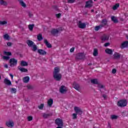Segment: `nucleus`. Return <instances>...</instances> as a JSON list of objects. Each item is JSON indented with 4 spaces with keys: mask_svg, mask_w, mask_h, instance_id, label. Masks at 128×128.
Segmentation results:
<instances>
[{
    "mask_svg": "<svg viewBox=\"0 0 128 128\" xmlns=\"http://www.w3.org/2000/svg\"><path fill=\"white\" fill-rule=\"evenodd\" d=\"M76 58L78 60H82L84 58V56L83 53H79L78 54Z\"/></svg>",
    "mask_w": 128,
    "mask_h": 128,
    "instance_id": "obj_20",
    "label": "nucleus"
},
{
    "mask_svg": "<svg viewBox=\"0 0 128 128\" xmlns=\"http://www.w3.org/2000/svg\"><path fill=\"white\" fill-rule=\"evenodd\" d=\"M92 0H89L86 2V4L85 5V8H92Z\"/></svg>",
    "mask_w": 128,
    "mask_h": 128,
    "instance_id": "obj_10",
    "label": "nucleus"
},
{
    "mask_svg": "<svg viewBox=\"0 0 128 128\" xmlns=\"http://www.w3.org/2000/svg\"><path fill=\"white\" fill-rule=\"evenodd\" d=\"M32 116H28V122H30L31 120H32Z\"/></svg>",
    "mask_w": 128,
    "mask_h": 128,
    "instance_id": "obj_45",
    "label": "nucleus"
},
{
    "mask_svg": "<svg viewBox=\"0 0 128 128\" xmlns=\"http://www.w3.org/2000/svg\"><path fill=\"white\" fill-rule=\"evenodd\" d=\"M20 66H28V64L26 61L22 60L20 62Z\"/></svg>",
    "mask_w": 128,
    "mask_h": 128,
    "instance_id": "obj_22",
    "label": "nucleus"
},
{
    "mask_svg": "<svg viewBox=\"0 0 128 128\" xmlns=\"http://www.w3.org/2000/svg\"><path fill=\"white\" fill-rule=\"evenodd\" d=\"M44 44H45L46 46L48 48H52V44H50V42H48V40H46V39L44 40Z\"/></svg>",
    "mask_w": 128,
    "mask_h": 128,
    "instance_id": "obj_19",
    "label": "nucleus"
},
{
    "mask_svg": "<svg viewBox=\"0 0 128 128\" xmlns=\"http://www.w3.org/2000/svg\"><path fill=\"white\" fill-rule=\"evenodd\" d=\"M18 68L19 70H20L22 72H28V69L25 68H20V66H18Z\"/></svg>",
    "mask_w": 128,
    "mask_h": 128,
    "instance_id": "obj_24",
    "label": "nucleus"
},
{
    "mask_svg": "<svg viewBox=\"0 0 128 128\" xmlns=\"http://www.w3.org/2000/svg\"><path fill=\"white\" fill-rule=\"evenodd\" d=\"M55 124L58 126H64V121H62V119L60 118H57L56 119Z\"/></svg>",
    "mask_w": 128,
    "mask_h": 128,
    "instance_id": "obj_4",
    "label": "nucleus"
},
{
    "mask_svg": "<svg viewBox=\"0 0 128 128\" xmlns=\"http://www.w3.org/2000/svg\"><path fill=\"white\" fill-rule=\"evenodd\" d=\"M108 128H112V126L110 123L108 124Z\"/></svg>",
    "mask_w": 128,
    "mask_h": 128,
    "instance_id": "obj_56",
    "label": "nucleus"
},
{
    "mask_svg": "<svg viewBox=\"0 0 128 128\" xmlns=\"http://www.w3.org/2000/svg\"><path fill=\"white\" fill-rule=\"evenodd\" d=\"M10 76L11 77L12 80V78H14V75H12V74H10Z\"/></svg>",
    "mask_w": 128,
    "mask_h": 128,
    "instance_id": "obj_55",
    "label": "nucleus"
},
{
    "mask_svg": "<svg viewBox=\"0 0 128 128\" xmlns=\"http://www.w3.org/2000/svg\"><path fill=\"white\" fill-rule=\"evenodd\" d=\"M102 98H104V100H107V98H108V96H106V94H102Z\"/></svg>",
    "mask_w": 128,
    "mask_h": 128,
    "instance_id": "obj_48",
    "label": "nucleus"
},
{
    "mask_svg": "<svg viewBox=\"0 0 128 128\" xmlns=\"http://www.w3.org/2000/svg\"><path fill=\"white\" fill-rule=\"evenodd\" d=\"M76 2V0H68V4H74Z\"/></svg>",
    "mask_w": 128,
    "mask_h": 128,
    "instance_id": "obj_43",
    "label": "nucleus"
},
{
    "mask_svg": "<svg viewBox=\"0 0 128 128\" xmlns=\"http://www.w3.org/2000/svg\"><path fill=\"white\" fill-rule=\"evenodd\" d=\"M56 128H62V126H58Z\"/></svg>",
    "mask_w": 128,
    "mask_h": 128,
    "instance_id": "obj_58",
    "label": "nucleus"
},
{
    "mask_svg": "<svg viewBox=\"0 0 128 128\" xmlns=\"http://www.w3.org/2000/svg\"><path fill=\"white\" fill-rule=\"evenodd\" d=\"M44 104H41L40 106H38L39 110H42L44 108Z\"/></svg>",
    "mask_w": 128,
    "mask_h": 128,
    "instance_id": "obj_46",
    "label": "nucleus"
},
{
    "mask_svg": "<svg viewBox=\"0 0 128 128\" xmlns=\"http://www.w3.org/2000/svg\"><path fill=\"white\" fill-rule=\"evenodd\" d=\"M60 70L58 67H55L53 72V78L56 82H60L62 76L60 74Z\"/></svg>",
    "mask_w": 128,
    "mask_h": 128,
    "instance_id": "obj_1",
    "label": "nucleus"
},
{
    "mask_svg": "<svg viewBox=\"0 0 128 128\" xmlns=\"http://www.w3.org/2000/svg\"><path fill=\"white\" fill-rule=\"evenodd\" d=\"M98 54V50L96 48H94V52H93V56H97Z\"/></svg>",
    "mask_w": 128,
    "mask_h": 128,
    "instance_id": "obj_27",
    "label": "nucleus"
},
{
    "mask_svg": "<svg viewBox=\"0 0 128 128\" xmlns=\"http://www.w3.org/2000/svg\"><path fill=\"white\" fill-rule=\"evenodd\" d=\"M116 69L114 68L112 70V74H116Z\"/></svg>",
    "mask_w": 128,
    "mask_h": 128,
    "instance_id": "obj_53",
    "label": "nucleus"
},
{
    "mask_svg": "<svg viewBox=\"0 0 128 128\" xmlns=\"http://www.w3.org/2000/svg\"><path fill=\"white\" fill-rule=\"evenodd\" d=\"M94 12V10H91V12Z\"/></svg>",
    "mask_w": 128,
    "mask_h": 128,
    "instance_id": "obj_59",
    "label": "nucleus"
},
{
    "mask_svg": "<svg viewBox=\"0 0 128 128\" xmlns=\"http://www.w3.org/2000/svg\"><path fill=\"white\" fill-rule=\"evenodd\" d=\"M96 0H94V2H96Z\"/></svg>",
    "mask_w": 128,
    "mask_h": 128,
    "instance_id": "obj_63",
    "label": "nucleus"
},
{
    "mask_svg": "<svg viewBox=\"0 0 128 128\" xmlns=\"http://www.w3.org/2000/svg\"><path fill=\"white\" fill-rule=\"evenodd\" d=\"M4 66L6 68H8V66L6 64Z\"/></svg>",
    "mask_w": 128,
    "mask_h": 128,
    "instance_id": "obj_57",
    "label": "nucleus"
},
{
    "mask_svg": "<svg viewBox=\"0 0 128 128\" xmlns=\"http://www.w3.org/2000/svg\"><path fill=\"white\" fill-rule=\"evenodd\" d=\"M101 22L102 24L100 25L102 26V28H104V26H107L108 24V20H106V19H103Z\"/></svg>",
    "mask_w": 128,
    "mask_h": 128,
    "instance_id": "obj_15",
    "label": "nucleus"
},
{
    "mask_svg": "<svg viewBox=\"0 0 128 128\" xmlns=\"http://www.w3.org/2000/svg\"><path fill=\"white\" fill-rule=\"evenodd\" d=\"M34 24L28 25V28L30 30L32 31V30H34Z\"/></svg>",
    "mask_w": 128,
    "mask_h": 128,
    "instance_id": "obj_37",
    "label": "nucleus"
},
{
    "mask_svg": "<svg viewBox=\"0 0 128 128\" xmlns=\"http://www.w3.org/2000/svg\"><path fill=\"white\" fill-rule=\"evenodd\" d=\"M100 38L102 42H106L110 40V36L108 35L104 34L101 36Z\"/></svg>",
    "mask_w": 128,
    "mask_h": 128,
    "instance_id": "obj_6",
    "label": "nucleus"
},
{
    "mask_svg": "<svg viewBox=\"0 0 128 128\" xmlns=\"http://www.w3.org/2000/svg\"><path fill=\"white\" fill-rule=\"evenodd\" d=\"M98 87L99 88H104V85L100 84V83H98Z\"/></svg>",
    "mask_w": 128,
    "mask_h": 128,
    "instance_id": "obj_40",
    "label": "nucleus"
},
{
    "mask_svg": "<svg viewBox=\"0 0 128 128\" xmlns=\"http://www.w3.org/2000/svg\"><path fill=\"white\" fill-rule=\"evenodd\" d=\"M38 52L39 54H41L42 56H46V52L43 50L42 49L38 50Z\"/></svg>",
    "mask_w": 128,
    "mask_h": 128,
    "instance_id": "obj_12",
    "label": "nucleus"
},
{
    "mask_svg": "<svg viewBox=\"0 0 128 128\" xmlns=\"http://www.w3.org/2000/svg\"><path fill=\"white\" fill-rule=\"evenodd\" d=\"M119 6H120V4H116L114 6H113L112 9L114 10H118V8Z\"/></svg>",
    "mask_w": 128,
    "mask_h": 128,
    "instance_id": "obj_36",
    "label": "nucleus"
},
{
    "mask_svg": "<svg viewBox=\"0 0 128 128\" xmlns=\"http://www.w3.org/2000/svg\"><path fill=\"white\" fill-rule=\"evenodd\" d=\"M6 126H7L8 128H12L14 126V124L12 120H11V122H6Z\"/></svg>",
    "mask_w": 128,
    "mask_h": 128,
    "instance_id": "obj_13",
    "label": "nucleus"
},
{
    "mask_svg": "<svg viewBox=\"0 0 128 128\" xmlns=\"http://www.w3.org/2000/svg\"><path fill=\"white\" fill-rule=\"evenodd\" d=\"M128 41H125L122 44L120 48H128Z\"/></svg>",
    "mask_w": 128,
    "mask_h": 128,
    "instance_id": "obj_17",
    "label": "nucleus"
},
{
    "mask_svg": "<svg viewBox=\"0 0 128 128\" xmlns=\"http://www.w3.org/2000/svg\"><path fill=\"white\" fill-rule=\"evenodd\" d=\"M26 44L30 48H32V50L33 52H36L38 50V46L36 44H34V42L30 40H27Z\"/></svg>",
    "mask_w": 128,
    "mask_h": 128,
    "instance_id": "obj_2",
    "label": "nucleus"
},
{
    "mask_svg": "<svg viewBox=\"0 0 128 128\" xmlns=\"http://www.w3.org/2000/svg\"><path fill=\"white\" fill-rule=\"evenodd\" d=\"M74 48H72L70 50V52H74Z\"/></svg>",
    "mask_w": 128,
    "mask_h": 128,
    "instance_id": "obj_54",
    "label": "nucleus"
},
{
    "mask_svg": "<svg viewBox=\"0 0 128 128\" xmlns=\"http://www.w3.org/2000/svg\"><path fill=\"white\" fill-rule=\"evenodd\" d=\"M53 104H54V100L50 98L49 100H48V106L51 107L52 106Z\"/></svg>",
    "mask_w": 128,
    "mask_h": 128,
    "instance_id": "obj_25",
    "label": "nucleus"
},
{
    "mask_svg": "<svg viewBox=\"0 0 128 128\" xmlns=\"http://www.w3.org/2000/svg\"><path fill=\"white\" fill-rule=\"evenodd\" d=\"M111 118L112 120H116V118H118V116L116 115H112L111 116Z\"/></svg>",
    "mask_w": 128,
    "mask_h": 128,
    "instance_id": "obj_42",
    "label": "nucleus"
},
{
    "mask_svg": "<svg viewBox=\"0 0 128 128\" xmlns=\"http://www.w3.org/2000/svg\"><path fill=\"white\" fill-rule=\"evenodd\" d=\"M128 104V101L126 100H121L118 102L117 106L120 108H124Z\"/></svg>",
    "mask_w": 128,
    "mask_h": 128,
    "instance_id": "obj_3",
    "label": "nucleus"
},
{
    "mask_svg": "<svg viewBox=\"0 0 128 128\" xmlns=\"http://www.w3.org/2000/svg\"><path fill=\"white\" fill-rule=\"evenodd\" d=\"M2 79V76H0V80H1Z\"/></svg>",
    "mask_w": 128,
    "mask_h": 128,
    "instance_id": "obj_61",
    "label": "nucleus"
},
{
    "mask_svg": "<svg viewBox=\"0 0 128 128\" xmlns=\"http://www.w3.org/2000/svg\"><path fill=\"white\" fill-rule=\"evenodd\" d=\"M7 46H12V43L10 42H8L7 43Z\"/></svg>",
    "mask_w": 128,
    "mask_h": 128,
    "instance_id": "obj_50",
    "label": "nucleus"
},
{
    "mask_svg": "<svg viewBox=\"0 0 128 128\" xmlns=\"http://www.w3.org/2000/svg\"><path fill=\"white\" fill-rule=\"evenodd\" d=\"M4 60H10V56H3Z\"/></svg>",
    "mask_w": 128,
    "mask_h": 128,
    "instance_id": "obj_44",
    "label": "nucleus"
},
{
    "mask_svg": "<svg viewBox=\"0 0 128 128\" xmlns=\"http://www.w3.org/2000/svg\"><path fill=\"white\" fill-rule=\"evenodd\" d=\"M60 92L61 94H66V92H68L66 87L64 86H62L60 88Z\"/></svg>",
    "mask_w": 128,
    "mask_h": 128,
    "instance_id": "obj_9",
    "label": "nucleus"
},
{
    "mask_svg": "<svg viewBox=\"0 0 128 128\" xmlns=\"http://www.w3.org/2000/svg\"><path fill=\"white\" fill-rule=\"evenodd\" d=\"M73 120H76L78 118V114L76 113H74L72 114Z\"/></svg>",
    "mask_w": 128,
    "mask_h": 128,
    "instance_id": "obj_38",
    "label": "nucleus"
},
{
    "mask_svg": "<svg viewBox=\"0 0 128 128\" xmlns=\"http://www.w3.org/2000/svg\"><path fill=\"white\" fill-rule=\"evenodd\" d=\"M52 116V113L46 114L44 113L42 116L44 118H50V116Z\"/></svg>",
    "mask_w": 128,
    "mask_h": 128,
    "instance_id": "obj_21",
    "label": "nucleus"
},
{
    "mask_svg": "<svg viewBox=\"0 0 128 128\" xmlns=\"http://www.w3.org/2000/svg\"><path fill=\"white\" fill-rule=\"evenodd\" d=\"M100 92H102V90H100Z\"/></svg>",
    "mask_w": 128,
    "mask_h": 128,
    "instance_id": "obj_62",
    "label": "nucleus"
},
{
    "mask_svg": "<svg viewBox=\"0 0 128 128\" xmlns=\"http://www.w3.org/2000/svg\"><path fill=\"white\" fill-rule=\"evenodd\" d=\"M18 0L20 4H21L22 6H23L24 8H26V4L24 2V1H22V0Z\"/></svg>",
    "mask_w": 128,
    "mask_h": 128,
    "instance_id": "obj_33",
    "label": "nucleus"
},
{
    "mask_svg": "<svg viewBox=\"0 0 128 128\" xmlns=\"http://www.w3.org/2000/svg\"><path fill=\"white\" fill-rule=\"evenodd\" d=\"M16 84H18V82H16Z\"/></svg>",
    "mask_w": 128,
    "mask_h": 128,
    "instance_id": "obj_64",
    "label": "nucleus"
},
{
    "mask_svg": "<svg viewBox=\"0 0 128 128\" xmlns=\"http://www.w3.org/2000/svg\"><path fill=\"white\" fill-rule=\"evenodd\" d=\"M74 110L77 114H80V116L82 114V109L80 107L75 106L74 108Z\"/></svg>",
    "mask_w": 128,
    "mask_h": 128,
    "instance_id": "obj_7",
    "label": "nucleus"
},
{
    "mask_svg": "<svg viewBox=\"0 0 128 128\" xmlns=\"http://www.w3.org/2000/svg\"><path fill=\"white\" fill-rule=\"evenodd\" d=\"M73 88H75L76 90H78V92H80V84L76 82H74L73 83Z\"/></svg>",
    "mask_w": 128,
    "mask_h": 128,
    "instance_id": "obj_11",
    "label": "nucleus"
},
{
    "mask_svg": "<svg viewBox=\"0 0 128 128\" xmlns=\"http://www.w3.org/2000/svg\"><path fill=\"white\" fill-rule=\"evenodd\" d=\"M4 82L5 84H6V86H12V82L8 80V79H4Z\"/></svg>",
    "mask_w": 128,
    "mask_h": 128,
    "instance_id": "obj_18",
    "label": "nucleus"
},
{
    "mask_svg": "<svg viewBox=\"0 0 128 128\" xmlns=\"http://www.w3.org/2000/svg\"><path fill=\"white\" fill-rule=\"evenodd\" d=\"M111 20L114 24H118V20L114 16H112L111 17Z\"/></svg>",
    "mask_w": 128,
    "mask_h": 128,
    "instance_id": "obj_23",
    "label": "nucleus"
},
{
    "mask_svg": "<svg viewBox=\"0 0 128 128\" xmlns=\"http://www.w3.org/2000/svg\"><path fill=\"white\" fill-rule=\"evenodd\" d=\"M28 16L29 18H32V16L33 14H32V12H28Z\"/></svg>",
    "mask_w": 128,
    "mask_h": 128,
    "instance_id": "obj_51",
    "label": "nucleus"
},
{
    "mask_svg": "<svg viewBox=\"0 0 128 128\" xmlns=\"http://www.w3.org/2000/svg\"><path fill=\"white\" fill-rule=\"evenodd\" d=\"M0 4H1V6H8V3L4 1V0H0Z\"/></svg>",
    "mask_w": 128,
    "mask_h": 128,
    "instance_id": "obj_29",
    "label": "nucleus"
},
{
    "mask_svg": "<svg viewBox=\"0 0 128 128\" xmlns=\"http://www.w3.org/2000/svg\"><path fill=\"white\" fill-rule=\"evenodd\" d=\"M37 38L39 42H40V40H42L44 38H42V34H39L37 36Z\"/></svg>",
    "mask_w": 128,
    "mask_h": 128,
    "instance_id": "obj_32",
    "label": "nucleus"
},
{
    "mask_svg": "<svg viewBox=\"0 0 128 128\" xmlns=\"http://www.w3.org/2000/svg\"><path fill=\"white\" fill-rule=\"evenodd\" d=\"M4 54L5 56H12V52H4Z\"/></svg>",
    "mask_w": 128,
    "mask_h": 128,
    "instance_id": "obj_39",
    "label": "nucleus"
},
{
    "mask_svg": "<svg viewBox=\"0 0 128 128\" xmlns=\"http://www.w3.org/2000/svg\"><path fill=\"white\" fill-rule=\"evenodd\" d=\"M10 66H16L18 64V60L14 58H11L10 60Z\"/></svg>",
    "mask_w": 128,
    "mask_h": 128,
    "instance_id": "obj_5",
    "label": "nucleus"
},
{
    "mask_svg": "<svg viewBox=\"0 0 128 128\" xmlns=\"http://www.w3.org/2000/svg\"><path fill=\"white\" fill-rule=\"evenodd\" d=\"M102 26L100 24L99 26H95L94 30L98 32V30H102Z\"/></svg>",
    "mask_w": 128,
    "mask_h": 128,
    "instance_id": "obj_31",
    "label": "nucleus"
},
{
    "mask_svg": "<svg viewBox=\"0 0 128 128\" xmlns=\"http://www.w3.org/2000/svg\"><path fill=\"white\" fill-rule=\"evenodd\" d=\"M105 52L106 54H112V49L106 48L105 50Z\"/></svg>",
    "mask_w": 128,
    "mask_h": 128,
    "instance_id": "obj_26",
    "label": "nucleus"
},
{
    "mask_svg": "<svg viewBox=\"0 0 128 128\" xmlns=\"http://www.w3.org/2000/svg\"><path fill=\"white\" fill-rule=\"evenodd\" d=\"M23 81L26 83H28V82H30V77L28 76L24 77L23 78Z\"/></svg>",
    "mask_w": 128,
    "mask_h": 128,
    "instance_id": "obj_28",
    "label": "nucleus"
},
{
    "mask_svg": "<svg viewBox=\"0 0 128 128\" xmlns=\"http://www.w3.org/2000/svg\"><path fill=\"white\" fill-rule=\"evenodd\" d=\"M92 84H98V79H92L91 80Z\"/></svg>",
    "mask_w": 128,
    "mask_h": 128,
    "instance_id": "obj_30",
    "label": "nucleus"
},
{
    "mask_svg": "<svg viewBox=\"0 0 128 128\" xmlns=\"http://www.w3.org/2000/svg\"><path fill=\"white\" fill-rule=\"evenodd\" d=\"M11 92L16 94V88H11Z\"/></svg>",
    "mask_w": 128,
    "mask_h": 128,
    "instance_id": "obj_41",
    "label": "nucleus"
},
{
    "mask_svg": "<svg viewBox=\"0 0 128 128\" xmlns=\"http://www.w3.org/2000/svg\"><path fill=\"white\" fill-rule=\"evenodd\" d=\"M27 88H28V90H32L34 88V86L29 85L27 86Z\"/></svg>",
    "mask_w": 128,
    "mask_h": 128,
    "instance_id": "obj_47",
    "label": "nucleus"
},
{
    "mask_svg": "<svg viewBox=\"0 0 128 128\" xmlns=\"http://www.w3.org/2000/svg\"><path fill=\"white\" fill-rule=\"evenodd\" d=\"M4 40H10V36H8V34H5L4 35Z\"/></svg>",
    "mask_w": 128,
    "mask_h": 128,
    "instance_id": "obj_35",
    "label": "nucleus"
},
{
    "mask_svg": "<svg viewBox=\"0 0 128 128\" xmlns=\"http://www.w3.org/2000/svg\"><path fill=\"white\" fill-rule=\"evenodd\" d=\"M114 60H120V53L115 52L114 54Z\"/></svg>",
    "mask_w": 128,
    "mask_h": 128,
    "instance_id": "obj_14",
    "label": "nucleus"
},
{
    "mask_svg": "<svg viewBox=\"0 0 128 128\" xmlns=\"http://www.w3.org/2000/svg\"><path fill=\"white\" fill-rule=\"evenodd\" d=\"M110 42H106V43H105L104 44V46H110Z\"/></svg>",
    "mask_w": 128,
    "mask_h": 128,
    "instance_id": "obj_52",
    "label": "nucleus"
},
{
    "mask_svg": "<svg viewBox=\"0 0 128 128\" xmlns=\"http://www.w3.org/2000/svg\"><path fill=\"white\" fill-rule=\"evenodd\" d=\"M56 16L58 18H60V16H62V14L59 13L58 14H56Z\"/></svg>",
    "mask_w": 128,
    "mask_h": 128,
    "instance_id": "obj_49",
    "label": "nucleus"
},
{
    "mask_svg": "<svg viewBox=\"0 0 128 128\" xmlns=\"http://www.w3.org/2000/svg\"><path fill=\"white\" fill-rule=\"evenodd\" d=\"M60 31L58 29H53L51 30L50 33L52 36H56V34H58Z\"/></svg>",
    "mask_w": 128,
    "mask_h": 128,
    "instance_id": "obj_16",
    "label": "nucleus"
},
{
    "mask_svg": "<svg viewBox=\"0 0 128 128\" xmlns=\"http://www.w3.org/2000/svg\"><path fill=\"white\" fill-rule=\"evenodd\" d=\"M4 24H8V22L6 20H0V26H4Z\"/></svg>",
    "mask_w": 128,
    "mask_h": 128,
    "instance_id": "obj_34",
    "label": "nucleus"
},
{
    "mask_svg": "<svg viewBox=\"0 0 128 128\" xmlns=\"http://www.w3.org/2000/svg\"><path fill=\"white\" fill-rule=\"evenodd\" d=\"M78 26L79 28L84 29L86 28V23H82V21L80 20L78 21Z\"/></svg>",
    "mask_w": 128,
    "mask_h": 128,
    "instance_id": "obj_8",
    "label": "nucleus"
},
{
    "mask_svg": "<svg viewBox=\"0 0 128 128\" xmlns=\"http://www.w3.org/2000/svg\"><path fill=\"white\" fill-rule=\"evenodd\" d=\"M92 63H90L88 64V66H92Z\"/></svg>",
    "mask_w": 128,
    "mask_h": 128,
    "instance_id": "obj_60",
    "label": "nucleus"
}]
</instances>
